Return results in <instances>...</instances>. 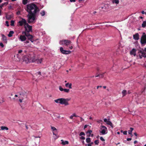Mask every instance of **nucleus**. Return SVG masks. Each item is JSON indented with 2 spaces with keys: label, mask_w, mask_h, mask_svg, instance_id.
Instances as JSON below:
<instances>
[{
  "label": "nucleus",
  "mask_w": 146,
  "mask_h": 146,
  "mask_svg": "<svg viewBox=\"0 0 146 146\" xmlns=\"http://www.w3.org/2000/svg\"><path fill=\"white\" fill-rule=\"evenodd\" d=\"M36 57L35 54L33 52H31L27 56H24L23 61H25L27 63L29 62H35Z\"/></svg>",
  "instance_id": "nucleus-1"
},
{
  "label": "nucleus",
  "mask_w": 146,
  "mask_h": 146,
  "mask_svg": "<svg viewBox=\"0 0 146 146\" xmlns=\"http://www.w3.org/2000/svg\"><path fill=\"white\" fill-rule=\"evenodd\" d=\"M38 10V7L33 3L27 5V11L29 13H36Z\"/></svg>",
  "instance_id": "nucleus-2"
},
{
  "label": "nucleus",
  "mask_w": 146,
  "mask_h": 146,
  "mask_svg": "<svg viewBox=\"0 0 146 146\" xmlns=\"http://www.w3.org/2000/svg\"><path fill=\"white\" fill-rule=\"evenodd\" d=\"M69 100L68 99H65L63 98H60L58 99L54 100V102L58 104H64L66 106L69 104L68 101Z\"/></svg>",
  "instance_id": "nucleus-3"
},
{
  "label": "nucleus",
  "mask_w": 146,
  "mask_h": 146,
  "mask_svg": "<svg viewBox=\"0 0 146 146\" xmlns=\"http://www.w3.org/2000/svg\"><path fill=\"white\" fill-rule=\"evenodd\" d=\"M36 13H29L28 15V22L29 23L34 22L36 19Z\"/></svg>",
  "instance_id": "nucleus-4"
},
{
  "label": "nucleus",
  "mask_w": 146,
  "mask_h": 146,
  "mask_svg": "<svg viewBox=\"0 0 146 146\" xmlns=\"http://www.w3.org/2000/svg\"><path fill=\"white\" fill-rule=\"evenodd\" d=\"M108 132V129L106 127L103 125L100 126L99 133L100 135H106L107 133Z\"/></svg>",
  "instance_id": "nucleus-5"
},
{
  "label": "nucleus",
  "mask_w": 146,
  "mask_h": 146,
  "mask_svg": "<svg viewBox=\"0 0 146 146\" xmlns=\"http://www.w3.org/2000/svg\"><path fill=\"white\" fill-rule=\"evenodd\" d=\"M27 22L26 20L23 18H21L20 19V20L17 23V25L18 26H25L27 23Z\"/></svg>",
  "instance_id": "nucleus-6"
},
{
  "label": "nucleus",
  "mask_w": 146,
  "mask_h": 146,
  "mask_svg": "<svg viewBox=\"0 0 146 146\" xmlns=\"http://www.w3.org/2000/svg\"><path fill=\"white\" fill-rule=\"evenodd\" d=\"M71 42L70 41L68 40H63L60 41L59 44L60 45H65L68 46L71 44Z\"/></svg>",
  "instance_id": "nucleus-7"
},
{
  "label": "nucleus",
  "mask_w": 146,
  "mask_h": 146,
  "mask_svg": "<svg viewBox=\"0 0 146 146\" xmlns=\"http://www.w3.org/2000/svg\"><path fill=\"white\" fill-rule=\"evenodd\" d=\"M51 130L52 131L53 134V135H54V137L55 139H57L58 137H57L56 134L58 132L57 129L54 127L51 126Z\"/></svg>",
  "instance_id": "nucleus-8"
},
{
  "label": "nucleus",
  "mask_w": 146,
  "mask_h": 146,
  "mask_svg": "<svg viewBox=\"0 0 146 146\" xmlns=\"http://www.w3.org/2000/svg\"><path fill=\"white\" fill-rule=\"evenodd\" d=\"M22 34L25 35L28 39L30 40L31 42H33V37L32 35L29 34L27 33L26 31L22 32Z\"/></svg>",
  "instance_id": "nucleus-9"
},
{
  "label": "nucleus",
  "mask_w": 146,
  "mask_h": 146,
  "mask_svg": "<svg viewBox=\"0 0 146 146\" xmlns=\"http://www.w3.org/2000/svg\"><path fill=\"white\" fill-rule=\"evenodd\" d=\"M22 52V50H20L18 51V54L17 55V57L19 61H23V59L24 58V56L21 57V54Z\"/></svg>",
  "instance_id": "nucleus-10"
},
{
  "label": "nucleus",
  "mask_w": 146,
  "mask_h": 146,
  "mask_svg": "<svg viewBox=\"0 0 146 146\" xmlns=\"http://www.w3.org/2000/svg\"><path fill=\"white\" fill-rule=\"evenodd\" d=\"M25 31L27 32H29L32 30V27L31 26L29 25L27 23L24 26Z\"/></svg>",
  "instance_id": "nucleus-11"
},
{
  "label": "nucleus",
  "mask_w": 146,
  "mask_h": 146,
  "mask_svg": "<svg viewBox=\"0 0 146 146\" xmlns=\"http://www.w3.org/2000/svg\"><path fill=\"white\" fill-rule=\"evenodd\" d=\"M141 43L142 44H146V35L145 33H143L141 40Z\"/></svg>",
  "instance_id": "nucleus-12"
},
{
  "label": "nucleus",
  "mask_w": 146,
  "mask_h": 146,
  "mask_svg": "<svg viewBox=\"0 0 146 146\" xmlns=\"http://www.w3.org/2000/svg\"><path fill=\"white\" fill-rule=\"evenodd\" d=\"M19 39L21 42H24L26 41L27 39V36L25 35H21L18 37Z\"/></svg>",
  "instance_id": "nucleus-13"
},
{
  "label": "nucleus",
  "mask_w": 146,
  "mask_h": 146,
  "mask_svg": "<svg viewBox=\"0 0 146 146\" xmlns=\"http://www.w3.org/2000/svg\"><path fill=\"white\" fill-rule=\"evenodd\" d=\"M138 55L139 57V58L141 59L142 57H144L145 58L146 57V53L143 52L141 51V50H139L138 52Z\"/></svg>",
  "instance_id": "nucleus-14"
},
{
  "label": "nucleus",
  "mask_w": 146,
  "mask_h": 146,
  "mask_svg": "<svg viewBox=\"0 0 146 146\" xmlns=\"http://www.w3.org/2000/svg\"><path fill=\"white\" fill-rule=\"evenodd\" d=\"M60 50L62 53L66 54H70L71 52V51L69 50H64L63 48L62 47H61L60 48Z\"/></svg>",
  "instance_id": "nucleus-15"
},
{
  "label": "nucleus",
  "mask_w": 146,
  "mask_h": 146,
  "mask_svg": "<svg viewBox=\"0 0 146 146\" xmlns=\"http://www.w3.org/2000/svg\"><path fill=\"white\" fill-rule=\"evenodd\" d=\"M104 121L107 124L110 125L112 128H113V125L112 123L110 121L109 119L105 118L104 119Z\"/></svg>",
  "instance_id": "nucleus-16"
},
{
  "label": "nucleus",
  "mask_w": 146,
  "mask_h": 146,
  "mask_svg": "<svg viewBox=\"0 0 146 146\" xmlns=\"http://www.w3.org/2000/svg\"><path fill=\"white\" fill-rule=\"evenodd\" d=\"M137 50L135 48H133L130 52V54L131 55H133L134 56L136 55Z\"/></svg>",
  "instance_id": "nucleus-17"
},
{
  "label": "nucleus",
  "mask_w": 146,
  "mask_h": 146,
  "mask_svg": "<svg viewBox=\"0 0 146 146\" xmlns=\"http://www.w3.org/2000/svg\"><path fill=\"white\" fill-rule=\"evenodd\" d=\"M92 131L90 129H89L86 132V133L87 135V136L89 137H93L94 136V134H92Z\"/></svg>",
  "instance_id": "nucleus-18"
},
{
  "label": "nucleus",
  "mask_w": 146,
  "mask_h": 146,
  "mask_svg": "<svg viewBox=\"0 0 146 146\" xmlns=\"http://www.w3.org/2000/svg\"><path fill=\"white\" fill-rule=\"evenodd\" d=\"M5 17L7 20H10L13 17V14H7L5 16Z\"/></svg>",
  "instance_id": "nucleus-19"
},
{
  "label": "nucleus",
  "mask_w": 146,
  "mask_h": 146,
  "mask_svg": "<svg viewBox=\"0 0 146 146\" xmlns=\"http://www.w3.org/2000/svg\"><path fill=\"white\" fill-rule=\"evenodd\" d=\"M133 38L135 40H137L139 39V36L138 33H136L133 35Z\"/></svg>",
  "instance_id": "nucleus-20"
},
{
  "label": "nucleus",
  "mask_w": 146,
  "mask_h": 146,
  "mask_svg": "<svg viewBox=\"0 0 146 146\" xmlns=\"http://www.w3.org/2000/svg\"><path fill=\"white\" fill-rule=\"evenodd\" d=\"M42 59H37L36 57V58L35 62H35L37 64H40L42 62Z\"/></svg>",
  "instance_id": "nucleus-21"
},
{
  "label": "nucleus",
  "mask_w": 146,
  "mask_h": 146,
  "mask_svg": "<svg viewBox=\"0 0 146 146\" xmlns=\"http://www.w3.org/2000/svg\"><path fill=\"white\" fill-rule=\"evenodd\" d=\"M72 85L71 83H67L65 84V86L66 88H68L70 89L72 88Z\"/></svg>",
  "instance_id": "nucleus-22"
},
{
  "label": "nucleus",
  "mask_w": 146,
  "mask_h": 146,
  "mask_svg": "<svg viewBox=\"0 0 146 146\" xmlns=\"http://www.w3.org/2000/svg\"><path fill=\"white\" fill-rule=\"evenodd\" d=\"M61 141L62 144L63 145L68 144V142L67 141H64L62 139Z\"/></svg>",
  "instance_id": "nucleus-23"
},
{
  "label": "nucleus",
  "mask_w": 146,
  "mask_h": 146,
  "mask_svg": "<svg viewBox=\"0 0 146 146\" xmlns=\"http://www.w3.org/2000/svg\"><path fill=\"white\" fill-rule=\"evenodd\" d=\"M36 76H37V77L39 79H40L42 78V76L41 75V72H38L37 73Z\"/></svg>",
  "instance_id": "nucleus-24"
},
{
  "label": "nucleus",
  "mask_w": 146,
  "mask_h": 146,
  "mask_svg": "<svg viewBox=\"0 0 146 146\" xmlns=\"http://www.w3.org/2000/svg\"><path fill=\"white\" fill-rule=\"evenodd\" d=\"M127 93V92L126 90H123L122 92L123 96V97L125 96Z\"/></svg>",
  "instance_id": "nucleus-25"
},
{
  "label": "nucleus",
  "mask_w": 146,
  "mask_h": 146,
  "mask_svg": "<svg viewBox=\"0 0 146 146\" xmlns=\"http://www.w3.org/2000/svg\"><path fill=\"white\" fill-rule=\"evenodd\" d=\"M14 33L13 31H10L8 35V36L9 37H11L12 36Z\"/></svg>",
  "instance_id": "nucleus-26"
},
{
  "label": "nucleus",
  "mask_w": 146,
  "mask_h": 146,
  "mask_svg": "<svg viewBox=\"0 0 146 146\" xmlns=\"http://www.w3.org/2000/svg\"><path fill=\"white\" fill-rule=\"evenodd\" d=\"M79 117V116H78V115H76V114L75 113H74L73 114H72V115L70 116V118L71 119H72L73 118V117Z\"/></svg>",
  "instance_id": "nucleus-27"
},
{
  "label": "nucleus",
  "mask_w": 146,
  "mask_h": 146,
  "mask_svg": "<svg viewBox=\"0 0 146 146\" xmlns=\"http://www.w3.org/2000/svg\"><path fill=\"white\" fill-rule=\"evenodd\" d=\"M86 141L88 143H90L92 142L91 141V139L90 137H88L86 138Z\"/></svg>",
  "instance_id": "nucleus-28"
},
{
  "label": "nucleus",
  "mask_w": 146,
  "mask_h": 146,
  "mask_svg": "<svg viewBox=\"0 0 146 146\" xmlns=\"http://www.w3.org/2000/svg\"><path fill=\"white\" fill-rule=\"evenodd\" d=\"M133 130V128L131 127L130 128V130L128 131V133L129 134L132 135V132Z\"/></svg>",
  "instance_id": "nucleus-29"
},
{
  "label": "nucleus",
  "mask_w": 146,
  "mask_h": 146,
  "mask_svg": "<svg viewBox=\"0 0 146 146\" xmlns=\"http://www.w3.org/2000/svg\"><path fill=\"white\" fill-rule=\"evenodd\" d=\"M142 27H146V21H144L143 23L142 24Z\"/></svg>",
  "instance_id": "nucleus-30"
},
{
  "label": "nucleus",
  "mask_w": 146,
  "mask_h": 146,
  "mask_svg": "<svg viewBox=\"0 0 146 146\" xmlns=\"http://www.w3.org/2000/svg\"><path fill=\"white\" fill-rule=\"evenodd\" d=\"M1 130H4L5 129L7 130H8V128L5 126H2L1 127Z\"/></svg>",
  "instance_id": "nucleus-31"
},
{
  "label": "nucleus",
  "mask_w": 146,
  "mask_h": 146,
  "mask_svg": "<svg viewBox=\"0 0 146 146\" xmlns=\"http://www.w3.org/2000/svg\"><path fill=\"white\" fill-rule=\"evenodd\" d=\"M5 102V100L3 98L1 97L0 99V103L1 104Z\"/></svg>",
  "instance_id": "nucleus-32"
},
{
  "label": "nucleus",
  "mask_w": 146,
  "mask_h": 146,
  "mask_svg": "<svg viewBox=\"0 0 146 146\" xmlns=\"http://www.w3.org/2000/svg\"><path fill=\"white\" fill-rule=\"evenodd\" d=\"M45 11L44 10L42 11L40 13V15L42 16L44 15H45Z\"/></svg>",
  "instance_id": "nucleus-33"
},
{
  "label": "nucleus",
  "mask_w": 146,
  "mask_h": 146,
  "mask_svg": "<svg viewBox=\"0 0 146 146\" xmlns=\"http://www.w3.org/2000/svg\"><path fill=\"white\" fill-rule=\"evenodd\" d=\"M28 3V0H22V3L23 4L26 5Z\"/></svg>",
  "instance_id": "nucleus-34"
},
{
  "label": "nucleus",
  "mask_w": 146,
  "mask_h": 146,
  "mask_svg": "<svg viewBox=\"0 0 146 146\" xmlns=\"http://www.w3.org/2000/svg\"><path fill=\"white\" fill-rule=\"evenodd\" d=\"M15 21L13 20H11V25L14 26V25Z\"/></svg>",
  "instance_id": "nucleus-35"
},
{
  "label": "nucleus",
  "mask_w": 146,
  "mask_h": 146,
  "mask_svg": "<svg viewBox=\"0 0 146 146\" xmlns=\"http://www.w3.org/2000/svg\"><path fill=\"white\" fill-rule=\"evenodd\" d=\"M70 90L69 89H64V92L68 93L69 92Z\"/></svg>",
  "instance_id": "nucleus-36"
},
{
  "label": "nucleus",
  "mask_w": 146,
  "mask_h": 146,
  "mask_svg": "<svg viewBox=\"0 0 146 146\" xmlns=\"http://www.w3.org/2000/svg\"><path fill=\"white\" fill-rule=\"evenodd\" d=\"M59 89L61 91H64V89L62 88L61 86H59Z\"/></svg>",
  "instance_id": "nucleus-37"
},
{
  "label": "nucleus",
  "mask_w": 146,
  "mask_h": 146,
  "mask_svg": "<svg viewBox=\"0 0 146 146\" xmlns=\"http://www.w3.org/2000/svg\"><path fill=\"white\" fill-rule=\"evenodd\" d=\"M119 1L118 0H114L113 2V3H115L116 4H118L119 3Z\"/></svg>",
  "instance_id": "nucleus-38"
},
{
  "label": "nucleus",
  "mask_w": 146,
  "mask_h": 146,
  "mask_svg": "<svg viewBox=\"0 0 146 146\" xmlns=\"http://www.w3.org/2000/svg\"><path fill=\"white\" fill-rule=\"evenodd\" d=\"M85 135V133L82 132H81L80 133L79 135L80 136H82V135Z\"/></svg>",
  "instance_id": "nucleus-39"
},
{
  "label": "nucleus",
  "mask_w": 146,
  "mask_h": 146,
  "mask_svg": "<svg viewBox=\"0 0 146 146\" xmlns=\"http://www.w3.org/2000/svg\"><path fill=\"white\" fill-rule=\"evenodd\" d=\"M94 143L96 145H98L99 143V141L98 140H95Z\"/></svg>",
  "instance_id": "nucleus-40"
},
{
  "label": "nucleus",
  "mask_w": 146,
  "mask_h": 146,
  "mask_svg": "<svg viewBox=\"0 0 146 146\" xmlns=\"http://www.w3.org/2000/svg\"><path fill=\"white\" fill-rule=\"evenodd\" d=\"M93 144V142H91V143H89L87 144V146H92V144Z\"/></svg>",
  "instance_id": "nucleus-41"
},
{
  "label": "nucleus",
  "mask_w": 146,
  "mask_h": 146,
  "mask_svg": "<svg viewBox=\"0 0 146 146\" xmlns=\"http://www.w3.org/2000/svg\"><path fill=\"white\" fill-rule=\"evenodd\" d=\"M100 139L102 141H105V139H104V138L102 137H100Z\"/></svg>",
  "instance_id": "nucleus-42"
},
{
  "label": "nucleus",
  "mask_w": 146,
  "mask_h": 146,
  "mask_svg": "<svg viewBox=\"0 0 146 146\" xmlns=\"http://www.w3.org/2000/svg\"><path fill=\"white\" fill-rule=\"evenodd\" d=\"M5 23H6V25L7 26V27H9V22L8 21H6L5 22Z\"/></svg>",
  "instance_id": "nucleus-43"
},
{
  "label": "nucleus",
  "mask_w": 146,
  "mask_h": 146,
  "mask_svg": "<svg viewBox=\"0 0 146 146\" xmlns=\"http://www.w3.org/2000/svg\"><path fill=\"white\" fill-rule=\"evenodd\" d=\"M0 46H1V48L3 47L4 45L2 43V42L0 43Z\"/></svg>",
  "instance_id": "nucleus-44"
},
{
  "label": "nucleus",
  "mask_w": 146,
  "mask_h": 146,
  "mask_svg": "<svg viewBox=\"0 0 146 146\" xmlns=\"http://www.w3.org/2000/svg\"><path fill=\"white\" fill-rule=\"evenodd\" d=\"M85 137L82 136H81V137H80V139H81L84 140L85 139Z\"/></svg>",
  "instance_id": "nucleus-45"
},
{
  "label": "nucleus",
  "mask_w": 146,
  "mask_h": 146,
  "mask_svg": "<svg viewBox=\"0 0 146 146\" xmlns=\"http://www.w3.org/2000/svg\"><path fill=\"white\" fill-rule=\"evenodd\" d=\"M3 39V40H5L6 39V37L3 35L2 36Z\"/></svg>",
  "instance_id": "nucleus-46"
},
{
  "label": "nucleus",
  "mask_w": 146,
  "mask_h": 146,
  "mask_svg": "<svg viewBox=\"0 0 146 146\" xmlns=\"http://www.w3.org/2000/svg\"><path fill=\"white\" fill-rule=\"evenodd\" d=\"M123 133L124 135H127V131H123Z\"/></svg>",
  "instance_id": "nucleus-47"
},
{
  "label": "nucleus",
  "mask_w": 146,
  "mask_h": 146,
  "mask_svg": "<svg viewBox=\"0 0 146 146\" xmlns=\"http://www.w3.org/2000/svg\"><path fill=\"white\" fill-rule=\"evenodd\" d=\"M3 4H4V5H5L6 6L8 4V2H5V3H3Z\"/></svg>",
  "instance_id": "nucleus-48"
},
{
  "label": "nucleus",
  "mask_w": 146,
  "mask_h": 146,
  "mask_svg": "<svg viewBox=\"0 0 146 146\" xmlns=\"http://www.w3.org/2000/svg\"><path fill=\"white\" fill-rule=\"evenodd\" d=\"M23 98H22V99H19V102L20 103H21L22 102V100H23Z\"/></svg>",
  "instance_id": "nucleus-49"
},
{
  "label": "nucleus",
  "mask_w": 146,
  "mask_h": 146,
  "mask_svg": "<svg viewBox=\"0 0 146 146\" xmlns=\"http://www.w3.org/2000/svg\"><path fill=\"white\" fill-rule=\"evenodd\" d=\"M88 126H89L88 125H85L84 126V129L86 128H87V127Z\"/></svg>",
  "instance_id": "nucleus-50"
},
{
  "label": "nucleus",
  "mask_w": 146,
  "mask_h": 146,
  "mask_svg": "<svg viewBox=\"0 0 146 146\" xmlns=\"http://www.w3.org/2000/svg\"><path fill=\"white\" fill-rule=\"evenodd\" d=\"M4 6V4L3 3H2V4L0 5V7L2 8Z\"/></svg>",
  "instance_id": "nucleus-51"
},
{
  "label": "nucleus",
  "mask_w": 146,
  "mask_h": 146,
  "mask_svg": "<svg viewBox=\"0 0 146 146\" xmlns=\"http://www.w3.org/2000/svg\"><path fill=\"white\" fill-rule=\"evenodd\" d=\"M69 48L70 49H72L73 48V46H72L71 45L70 46Z\"/></svg>",
  "instance_id": "nucleus-52"
},
{
  "label": "nucleus",
  "mask_w": 146,
  "mask_h": 146,
  "mask_svg": "<svg viewBox=\"0 0 146 146\" xmlns=\"http://www.w3.org/2000/svg\"><path fill=\"white\" fill-rule=\"evenodd\" d=\"M127 141H130L131 140V138H127Z\"/></svg>",
  "instance_id": "nucleus-53"
},
{
  "label": "nucleus",
  "mask_w": 146,
  "mask_h": 146,
  "mask_svg": "<svg viewBox=\"0 0 146 146\" xmlns=\"http://www.w3.org/2000/svg\"><path fill=\"white\" fill-rule=\"evenodd\" d=\"M70 1L71 2H74L76 1V0H70Z\"/></svg>",
  "instance_id": "nucleus-54"
},
{
  "label": "nucleus",
  "mask_w": 146,
  "mask_h": 146,
  "mask_svg": "<svg viewBox=\"0 0 146 146\" xmlns=\"http://www.w3.org/2000/svg\"><path fill=\"white\" fill-rule=\"evenodd\" d=\"M24 43H25V44H27L29 43V41L27 40L26 41H25V42Z\"/></svg>",
  "instance_id": "nucleus-55"
},
{
  "label": "nucleus",
  "mask_w": 146,
  "mask_h": 146,
  "mask_svg": "<svg viewBox=\"0 0 146 146\" xmlns=\"http://www.w3.org/2000/svg\"><path fill=\"white\" fill-rule=\"evenodd\" d=\"M20 95H18H18H15V97H19V98H20Z\"/></svg>",
  "instance_id": "nucleus-56"
},
{
  "label": "nucleus",
  "mask_w": 146,
  "mask_h": 146,
  "mask_svg": "<svg viewBox=\"0 0 146 146\" xmlns=\"http://www.w3.org/2000/svg\"><path fill=\"white\" fill-rule=\"evenodd\" d=\"M80 118L81 119V121H84V119L83 118L81 117H80Z\"/></svg>",
  "instance_id": "nucleus-57"
},
{
  "label": "nucleus",
  "mask_w": 146,
  "mask_h": 146,
  "mask_svg": "<svg viewBox=\"0 0 146 146\" xmlns=\"http://www.w3.org/2000/svg\"><path fill=\"white\" fill-rule=\"evenodd\" d=\"M141 13L142 14H144L145 13V12H144V11H142V12H141Z\"/></svg>",
  "instance_id": "nucleus-58"
},
{
  "label": "nucleus",
  "mask_w": 146,
  "mask_h": 146,
  "mask_svg": "<svg viewBox=\"0 0 146 146\" xmlns=\"http://www.w3.org/2000/svg\"><path fill=\"white\" fill-rule=\"evenodd\" d=\"M137 141H135L134 142V144H135L136 143H137Z\"/></svg>",
  "instance_id": "nucleus-59"
},
{
  "label": "nucleus",
  "mask_w": 146,
  "mask_h": 146,
  "mask_svg": "<svg viewBox=\"0 0 146 146\" xmlns=\"http://www.w3.org/2000/svg\"><path fill=\"white\" fill-rule=\"evenodd\" d=\"M20 14V12L19 11L17 12V15H19Z\"/></svg>",
  "instance_id": "nucleus-60"
},
{
  "label": "nucleus",
  "mask_w": 146,
  "mask_h": 146,
  "mask_svg": "<svg viewBox=\"0 0 146 146\" xmlns=\"http://www.w3.org/2000/svg\"><path fill=\"white\" fill-rule=\"evenodd\" d=\"M134 135L136 136H137V134L136 133H134Z\"/></svg>",
  "instance_id": "nucleus-61"
},
{
  "label": "nucleus",
  "mask_w": 146,
  "mask_h": 146,
  "mask_svg": "<svg viewBox=\"0 0 146 146\" xmlns=\"http://www.w3.org/2000/svg\"><path fill=\"white\" fill-rule=\"evenodd\" d=\"M34 137L35 138H40V136H37V137L34 136Z\"/></svg>",
  "instance_id": "nucleus-62"
},
{
  "label": "nucleus",
  "mask_w": 146,
  "mask_h": 146,
  "mask_svg": "<svg viewBox=\"0 0 146 146\" xmlns=\"http://www.w3.org/2000/svg\"><path fill=\"white\" fill-rule=\"evenodd\" d=\"M144 51L146 52V47L144 49Z\"/></svg>",
  "instance_id": "nucleus-63"
},
{
  "label": "nucleus",
  "mask_w": 146,
  "mask_h": 146,
  "mask_svg": "<svg viewBox=\"0 0 146 146\" xmlns=\"http://www.w3.org/2000/svg\"><path fill=\"white\" fill-rule=\"evenodd\" d=\"M101 87V86H97V88L98 89L99 87Z\"/></svg>",
  "instance_id": "nucleus-64"
}]
</instances>
